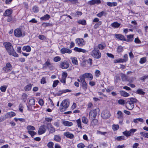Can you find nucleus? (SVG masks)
<instances>
[{
    "instance_id": "nucleus-7",
    "label": "nucleus",
    "mask_w": 148,
    "mask_h": 148,
    "mask_svg": "<svg viewBox=\"0 0 148 148\" xmlns=\"http://www.w3.org/2000/svg\"><path fill=\"white\" fill-rule=\"evenodd\" d=\"M14 34L15 36L17 37H20L22 36H24L25 35L24 33L22 34L21 30L19 29H15L14 31Z\"/></svg>"
},
{
    "instance_id": "nucleus-52",
    "label": "nucleus",
    "mask_w": 148,
    "mask_h": 148,
    "mask_svg": "<svg viewBox=\"0 0 148 148\" xmlns=\"http://www.w3.org/2000/svg\"><path fill=\"white\" fill-rule=\"evenodd\" d=\"M86 22V21L84 19L80 20L78 21V23L83 25H85Z\"/></svg>"
},
{
    "instance_id": "nucleus-61",
    "label": "nucleus",
    "mask_w": 148,
    "mask_h": 148,
    "mask_svg": "<svg viewBox=\"0 0 148 148\" xmlns=\"http://www.w3.org/2000/svg\"><path fill=\"white\" fill-rule=\"evenodd\" d=\"M77 147L78 148H84L85 145L83 143H80L77 145Z\"/></svg>"
},
{
    "instance_id": "nucleus-8",
    "label": "nucleus",
    "mask_w": 148,
    "mask_h": 148,
    "mask_svg": "<svg viewBox=\"0 0 148 148\" xmlns=\"http://www.w3.org/2000/svg\"><path fill=\"white\" fill-rule=\"evenodd\" d=\"M76 44H77L79 46L82 47L85 45V42L82 38H77L75 40Z\"/></svg>"
},
{
    "instance_id": "nucleus-33",
    "label": "nucleus",
    "mask_w": 148,
    "mask_h": 148,
    "mask_svg": "<svg viewBox=\"0 0 148 148\" xmlns=\"http://www.w3.org/2000/svg\"><path fill=\"white\" fill-rule=\"evenodd\" d=\"M48 128L50 133H53L55 131V129L52 125H50L49 127H48Z\"/></svg>"
},
{
    "instance_id": "nucleus-48",
    "label": "nucleus",
    "mask_w": 148,
    "mask_h": 148,
    "mask_svg": "<svg viewBox=\"0 0 148 148\" xmlns=\"http://www.w3.org/2000/svg\"><path fill=\"white\" fill-rule=\"evenodd\" d=\"M123 47L121 46H118L117 49V52L119 53L122 52L123 51Z\"/></svg>"
},
{
    "instance_id": "nucleus-35",
    "label": "nucleus",
    "mask_w": 148,
    "mask_h": 148,
    "mask_svg": "<svg viewBox=\"0 0 148 148\" xmlns=\"http://www.w3.org/2000/svg\"><path fill=\"white\" fill-rule=\"evenodd\" d=\"M120 93L121 96L124 97H127L129 96L130 95V94L124 91L121 92Z\"/></svg>"
},
{
    "instance_id": "nucleus-43",
    "label": "nucleus",
    "mask_w": 148,
    "mask_h": 148,
    "mask_svg": "<svg viewBox=\"0 0 148 148\" xmlns=\"http://www.w3.org/2000/svg\"><path fill=\"white\" fill-rule=\"evenodd\" d=\"M32 10L35 13L38 12L39 11L38 8L36 6H34Z\"/></svg>"
},
{
    "instance_id": "nucleus-49",
    "label": "nucleus",
    "mask_w": 148,
    "mask_h": 148,
    "mask_svg": "<svg viewBox=\"0 0 148 148\" xmlns=\"http://www.w3.org/2000/svg\"><path fill=\"white\" fill-rule=\"evenodd\" d=\"M76 122L79 127L81 129L82 128V127L81 124V121L80 119H78L76 121Z\"/></svg>"
},
{
    "instance_id": "nucleus-51",
    "label": "nucleus",
    "mask_w": 148,
    "mask_h": 148,
    "mask_svg": "<svg viewBox=\"0 0 148 148\" xmlns=\"http://www.w3.org/2000/svg\"><path fill=\"white\" fill-rule=\"evenodd\" d=\"M7 88V86H3L1 87L0 89L2 92H5L6 91Z\"/></svg>"
},
{
    "instance_id": "nucleus-16",
    "label": "nucleus",
    "mask_w": 148,
    "mask_h": 148,
    "mask_svg": "<svg viewBox=\"0 0 148 148\" xmlns=\"http://www.w3.org/2000/svg\"><path fill=\"white\" fill-rule=\"evenodd\" d=\"M101 2L100 0H92L89 1L88 3L90 5H92L95 4H99Z\"/></svg>"
},
{
    "instance_id": "nucleus-50",
    "label": "nucleus",
    "mask_w": 148,
    "mask_h": 148,
    "mask_svg": "<svg viewBox=\"0 0 148 148\" xmlns=\"http://www.w3.org/2000/svg\"><path fill=\"white\" fill-rule=\"evenodd\" d=\"M118 103L120 104L124 105L125 103V101L123 99H119L118 101Z\"/></svg>"
},
{
    "instance_id": "nucleus-1",
    "label": "nucleus",
    "mask_w": 148,
    "mask_h": 148,
    "mask_svg": "<svg viewBox=\"0 0 148 148\" xmlns=\"http://www.w3.org/2000/svg\"><path fill=\"white\" fill-rule=\"evenodd\" d=\"M6 50L9 55H12L15 57H17L18 55L15 52L11 43L8 42H6L3 43Z\"/></svg>"
},
{
    "instance_id": "nucleus-29",
    "label": "nucleus",
    "mask_w": 148,
    "mask_h": 148,
    "mask_svg": "<svg viewBox=\"0 0 148 148\" xmlns=\"http://www.w3.org/2000/svg\"><path fill=\"white\" fill-rule=\"evenodd\" d=\"M23 50H25L26 52H30L31 51V48L29 46H24L23 47Z\"/></svg>"
},
{
    "instance_id": "nucleus-24",
    "label": "nucleus",
    "mask_w": 148,
    "mask_h": 148,
    "mask_svg": "<svg viewBox=\"0 0 148 148\" xmlns=\"http://www.w3.org/2000/svg\"><path fill=\"white\" fill-rule=\"evenodd\" d=\"M84 75L85 78H89L90 80H92L93 79L92 75L90 73H86Z\"/></svg>"
},
{
    "instance_id": "nucleus-56",
    "label": "nucleus",
    "mask_w": 148,
    "mask_h": 148,
    "mask_svg": "<svg viewBox=\"0 0 148 148\" xmlns=\"http://www.w3.org/2000/svg\"><path fill=\"white\" fill-rule=\"evenodd\" d=\"M122 58H119L116 60H114V62L115 63H123V61L122 60H121Z\"/></svg>"
},
{
    "instance_id": "nucleus-6",
    "label": "nucleus",
    "mask_w": 148,
    "mask_h": 148,
    "mask_svg": "<svg viewBox=\"0 0 148 148\" xmlns=\"http://www.w3.org/2000/svg\"><path fill=\"white\" fill-rule=\"evenodd\" d=\"M136 129H131L129 131L126 130L123 132V134L127 137L131 136V135H133L134 133L136 131Z\"/></svg>"
},
{
    "instance_id": "nucleus-26",
    "label": "nucleus",
    "mask_w": 148,
    "mask_h": 148,
    "mask_svg": "<svg viewBox=\"0 0 148 148\" xmlns=\"http://www.w3.org/2000/svg\"><path fill=\"white\" fill-rule=\"evenodd\" d=\"M12 10L7 9L5 12L4 15L5 16H9L12 13Z\"/></svg>"
},
{
    "instance_id": "nucleus-59",
    "label": "nucleus",
    "mask_w": 148,
    "mask_h": 148,
    "mask_svg": "<svg viewBox=\"0 0 148 148\" xmlns=\"http://www.w3.org/2000/svg\"><path fill=\"white\" fill-rule=\"evenodd\" d=\"M106 46L104 45L99 44L98 45V47L101 49H103Z\"/></svg>"
},
{
    "instance_id": "nucleus-11",
    "label": "nucleus",
    "mask_w": 148,
    "mask_h": 148,
    "mask_svg": "<svg viewBox=\"0 0 148 148\" xmlns=\"http://www.w3.org/2000/svg\"><path fill=\"white\" fill-rule=\"evenodd\" d=\"M12 69V67L11 64L9 63H8L6 64V66L3 68V70L6 72H8L9 71H10Z\"/></svg>"
},
{
    "instance_id": "nucleus-4",
    "label": "nucleus",
    "mask_w": 148,
    "mask_h": 148,
    "mask_svg": "<svg viewBox=\"0 0 148 148\" xmlns=\"http://www.w3.org/2000/svg\"><path fill=\"white\" fill-rule=\"evenodd\" d=\"M91 55L94 58L99 59L101 57V54L97 47H94V49L91 53Z\"/></svg>"
},
{
    "instance_id": "nucleus-53",
    "label": "nucleus",
    "mask_w": 148,
    "mask_h": 148,
    "mask_svg": "<svg viewBox=\"0 0 148 148\" xmlns=\"http://www.w3.org/2000/svg\"><path fill=\"white\" fill-rule=\"evenodd\" d=\"M116 139L118 141L122 140L125 139V137L124 136H121L117 137Z\"/></svg>"
},
{
    "instance_id": "nucleus-40",
    "label": "nucleus",
    "mask_w": 148,
    "mask_h": 148,
    "mask_svg": "<svg viewBox=\"0 0 148 148\" xmlns=\"http://www.w3.org/2000/svg\"><path fill=\"white\" fill-rule=\"evenodd\" d=\"M147 61L146 58L145 57H143L140 59L139 62L140 64H143L145 63Z\"/></svg>"
},
{
    "instance_id": "nucleus-21",
    "label": "nucleus",
    "mask_w": 148,
    "mask_h": 148,
    "mask_svg": "<svg viewBox=\"0 0 148 148\" xmlns=\"http://www.w3.org/2000/svg\"><path fill=\"white\" fill-rule=\"evenodd\" d=\"M121 79H122V81H125L126 80H127L130 82H132L133 81L132 80H130V79H127V77L126 75L123 73H121Z\"/></svg>"
},
{
    "instance_id": "nucleus-14",
    "label": "nucleus",
    "mask_w": 148,
    "mask_h": 148,
    "mask_svg": "<svg viewBox=\"0 0 148 148\" xmlns=\"http://www.w3.org/2000/svg\"><path fill=\"white\" fill-rule=\"evenodd\" d=\"M63 135L66 138L71 139L73 138L74 137V135L69 132H66L64 133Z\"/></svg>"
},
{
    "instance_id": "nucleus-22",
    "label": "nucleus",
    "mask_w": 148,
    "mask_h": 148,
    "mask_svg": "<svg viewBox=\"0 0 148 148\" xmlns=\"http://www.w3.org/2000/svg\"><path fill=\"white\" fill-rule=\"evenodd\" d=\"M70 59L71 60V62L73 64L76 65H78V62L76 58L71 57Z\"/></svg>"
},
{
    "instance_id": "nucleus-41",
    "label": "nucleus",
    "mask_w": 148,
    "mask_h": 148,
    "mask_svg": "<svg viewBox=\"0 0 148 148\" xmlns=\"http://www.w3.org/2000/svg\"><path fill=\"white\" fill-rule=\"evenodd\" d=\"M106 14V12L104 11H103L101 12L98 14L97 16L99 17L100 18L102 16Z\"/></svg>"
},
{
    "instance_id": "nucleus-28",
    "label": "nucleus",
    "mask_w": 148,
    "mask_h": 148,
    "mask_svg": "<svg viewBox=\"0 0 148 148\" xmlns=\"http://www.w3.org/2000/svg\"><path fill=\"white\" fill-rule=\"evenodd\" d=\"M117 118L119 119H122L123 118V113L121 111H118L117 112Z\"/></svg>"
},
{
    "instance_id": "nucleus-10",
    "label": "nucleus",
    "mask_w": 148,
    "mask_h": 148,
    "mask_svg": "<svg viewBox=\"0 0 148 148\" xmlns=\"http://www.w3.org/2000/svg\"><path fill=\"white\" fill-rule=\"evenodd\" d=\"M101 116L104 119L109 118L110 116V114L107 110H104L102 113Z\"/></svg>"
},
{
    "instance_id": "nucleus-55",
    "label": "nucleus",
    "mask_w": 148,
    "mask_h": 148,
    "mask_svg": "<svg viewBox=\"0 0 148 148\" xmlns=\"http://www.w3.org/2000/svg\"><path fill=\"white\" fill-rule=\"evenodd\" d=\"M59 83V81L58 80H55L53 82V88L56 87Z\"/></svg>"
},
{
    "instance_id": "nucleus-9",
    "label": "nucleus",
    "mask_w": 148,
    "mask_h": 148,
    "mask_svg": "<svg viewBox=\"0 0 148 148\" xmlns=\"http://www.w3.org/2000/svg\"><path fill=\"white\" fill-rule=\"evenodd\" d=\"M69 63L66 60L64 61L63 62H61L60 64V67L63 69H66L69 66Z\"/></svg>"
},
{
    "instance_id": "nucleus-47",
    "label": "nucleus",
    "mask_w": 148,
    "mask_h": 148,
    "mask_svg": "<svg viewBox=\"0 0 148 148\" xmlns=\"http://www.w3.org/2000/svg\"><path fill=\"white\" fill-rule=\"evenodd\" d=\"M119 127V125H118L114 124L112 126V129L114 131H116L118 130Z\"/></svg>"
},
{
    "instance_id": "nucleus-38",
    "label": "nucleus",
    "mask_w": 148,
    "mask_h": 148,
    "mask_svg": "<svg viewBox=\"0 0 148 148\" xmlns=\"http://www.w3.org/2000/svg\"><path fill=\"white\" fill-rule=\"evenodd\" d=\"M29 104L30 106H33L35 105V100L34 99H32L29 100Z\"/></svg>"
},
{
    "instance_id": "nucleus-60",
    "label": "nucleus",
    "mask_w": 148,
    "mask_h": 148,
    "mask_svg": "<svg viewBox=\"0 0 148 148\" xmlns=\"http://www.w3.org/2000/svg\"><path fill=\"white\" fill-rule=\"evenodd\" d=\"M28 133L32 137L36 134V133L35 132L30 130H28Z\"/></svg>"
},
{
    "instance_id": "nucleus-57",
    "label": "nucleus",
    "mask_w": 148,
    "mask_h": 148,
    "mask_svg": "<svg viewBox=\"0 0 148 148\" xmlns=\"http://www.w3.org/2000/svg\"><path fill=\"white\" fill-rule=\"evenodd\" d=\"M101 75L100 71L98 70H96L95 73V75L96 77H99Z\"/></svg>"
},
{
    "instance_id": "nucleus-17",
    "label": "nucleus",
    "mask_w": 148,
    "mask_h": 148,
    "mask_svg": "<svg viewBox=\"0 0 148 148\" xmlns=\"http://www.w3.org/2000/svg\"><path fill=\"white\" fill-rule=\"evenodd\" d=\"M115 37L117 39L121 40H124L125 41V38L124 36L121 34H114Z\"/></svg>"
},
{
    "instance_id": "nucleus-63",
    "label": "nucleus",
    "mask_w": 148,
    "mask_h": 148,
    "mask_svg": "<svg viewBox=\"0 0 148 148\" xmlns=\"http://www.w3.org/2000/svg\"><path fill=\"white\" fill-rule=\"evenodd\" d=\"M146 79H148V75L143 76L140 78V79L142 80L143 82H145V80Z\"/></svg>"
},
{
    "instance_id": "nucleus-44",
    "label": "nucleus",
    "mask_w": 148,
    "mask_h": 148,
    "mask_svg": "<svg viewBox=\"0 0 148 148\" xmlns=\"http://www.w3.org/2000/svg\"><path fill=\"white\" fill-rule=\"evenodd\" d=\"M71 90L69 89H66L62 90V91H60V92H61V93H59L58 95H61L62 93H65L67 92H71Z\"/></svg>"
},
{
    "instance_id": "nucleus-27",
    "label": "nucleus",
    "mask_w": 148,
    "mask_h": 148,
    "mask_svg": "<svg viewBox=\"0 0 148 148\" xmlns=\"http://www.w3.org/2000/svg\"><path fill=\"white\" fill-rule=\"evenodd\" d=\"M121 25L120 23H119L117 22H115L111 24V26L115 28L119 27Z\"/></svg>"
},
{
    "instance_id": "nucleus-19",
    "label": "nucleus",
    "mask_w": 148,
    "mask_h": 148,
    "mask_svg": "<svg viewBox=\"0 0 148 148\" xmlns=\"http://www.w3.org/2000/svg\"><path fill=\"white\" fill-rule=\"evenodd\" d=\"M134 36V35H127V39H125V41L129 42H132L133 40V37Z\"/></svg>"
},
{
    "instance_id": "nucleus-62",
    "label": "nucleus",
    "mask_w": 148,
    "mask_h": 148,
    "mask_svg": "<svg viewBox=\"0 0 148 148\" xmlns=\"http://www.w3.org/2000/svg\"><path fill=\"white\" fill-rule=\"evenodd\" d=\"M61 60L59 56L55 57L53 59L54 61L55 62H58L60 61Z\"/></svg>"
},
{
    "instance_id": "nucleus-36",
    "label": "nucleus",
    "mask_w": 148,
    "mask_h": 148,
    "mask_svg": "<svg viewBox=\"0 0 148 148\" xmlns=\"http://www.w3.org/2000/svg\"><path fill=\"white\" fill-rule=\"evenodd\" d=\"M136 93L139 95H144L145 94V92L143 91L142 89H138L136 91Z\"/></svg>"
},
{
    "instance_id": "nucleus-12",
    "label": "nucleus",
    "mask_w": 148,
    "mask_h": 148,
    "mask_svg": "<svg viewBox=\"0 0 148 148\" xmlns=\"http://www.w3.org/2000/svg\"><path fill=\"white\" fill-rule=\"evenodd\" d=\"M97 114V112L96 111V109H95L94 110H91L90 112L89 116L92 119L93 118H95Z\"/></svg>"
},
{
    "instance_id": "nucleus-23",
    "label": "nucleus",
    "mask_w": 148,
    "mask_h": 148,
    "mask_svg": "<svg viewBox=\"0 0 148 148\" xmlns=\"http://www.w3.org/2000/svg\"><path fill=\"white\" fill-rule=\"evenodd\" d=\"M74 50L75 51L79 52H82L84 53H86L87 51L85 49L79 48L77 47H75L74 48Z\"/></svg>"
},
{
    "instance_id": "nucleus-34",
    "label": "nucleus",
    "mask_w": 148,
    "mask_h": 148,
    "mask_svg": "<svg viewBox=\"0 0 148 148\" xmlns=\"http://www.w3.org/2000/svg\"><path fill=\"white\" fill-rule=\"evenodd\" d=\"M82 87L83 89L86 91L87 88V85L86 82H82Z\"/></svg>"
},
{
    "instance_id": "nucleus-25",
    "label": "nucleus",
    "mask_w": 148,
    "mask_h": 148,
    "mask_svg": "<svg viewBox=\"0 0 148 148\" xmlns=\"http://www.w3.org/2000/svg\"><path fill=\"white\" fill-rule=\"evenodd\" d=\"M32 85L33 84H29L26 85L24 88V89L25 91H29L31 90Z\"/></svg>"
},
{
    "instance_id": "nucleus-64",
    "label": "nucleus",
    "mask_w": 148,
    "mask_h": 148,
    "mask_svg": "<svg viewBox=\"0 0 148 148\" xmlns=\"http://www.w3.org/2000/svg\"><path fill=\"white\" fill-rule=\"evenodd\" d=\"M134 42L138 44H140L141 43V41L138 38H137L135 39Z\"/></svg>"
},
{
    "instance_id": "nucleus-31",
    "label": "nucleus",
    "mask_w": 148,
    "mask_h": 148,
    "mask_svg": "<svg viewBox=\"0 0 148 148\" xmlns=\"http://www.w3.org/2000/svg\"><path fill=\"white\" fill-rule=\"evenodd\" d=\"M53 139L57 142H60L61 140V138L59 135H55Z\"/></svg>"
},
{
    "instance_id": "nucleus-30",
    "label": "nucleus",
    "mask_w": 148,
    "mask_h": 148,
    "mask_svg": "<svg viewBox=\"0 0 148 148\" xmlns=\"http://www.w3.org/2000/svg\"><path fill=\"white\" fill-rule=\"evenodd\" d=\"M138 121L143 123L144 121L142 118H140L135 119L133 120V122L135 123H138Z\"/></svg>"
},
{
    "instance_id": "nucleus-2",
    "label": "nucleus",
    "mask_w": 148,
    "mask_h": 148,
    "mask_svg": "<svg viewBox=\"0 0 148 148\" xmlns=\"http://www.w3.org/2000/svg\"><path fill=\"white\" fill-rule=\"evenodd\" d=\"M138 101V100L135 98H130L125 103L126 108L130 110H132L134 107V103H136Z\"/></svg>"
},
{
    "instance_id": "nucleus-18",
    "label": "nucleus",
    "mask_w": 148,
    "mask_h": 148,
    "mask_svg": "<svg viewBox=\"0 0 148 148\" xmlns=\"http://www.w3.org/2000/svg\"><path fill=\"white\" fill-rule=\"evenodd\" d=\"M62 123L64 126L70 127L73 125V123L72 122L63 120L62 121Z\"/></svg>"
},
{
    "instance_id": "nucleus-32",
    "label": "nucleus",
    "mask_w": 148,
    "mask_h": 148,
    "mask_svg": "<svg viewBox=\"0 0 148 148\" xmlns=\"http://www.w3.org/2000/svg\"><path fill=\"white\" fill-rule=\"evenodd\" d=\"M107 4L108 6L110 7L115 6L117 5V3L116 2L111 3L110 2H108Z\"/></svg>"
},
{
    "instance_id": "nucleus-15",
    "label": "nucleus",
    "mask_w": 148,
    "mask_h": 148,
    "mask_svg": "<svg viewBox=\"0 0 148 148\" xmlns=\"http://www.w3.org/2000/svg\"><path fill=\"white\" fill-rule=\"evenodd\" d=\"M62 54H64L66 53H71L72 52L71 50L67 49L66 48H63L60 50Z\"/></svg>"
},
{
    "instance_id": "nucleus-3",
    "label": "nucleus",
    "mask_w": 148,
    "mask_h": 148,
    "mask_svg": "<svg viewBox=\"0 0 148 148\" xmlns=\"http://www.w3.org/2000/svg\"><path fill=\"white\" fill-rule=\"evenodd\" d=\"M69 105V100L65 99L63 100L60 106V109L61 112L65 111Z\"/></svg>"
},
{
    "instance_id": "nucleus-54",
    "label": "nucleus",
    "mask_w": 148,
    "mask_h": 148,
    "mask_svg": "<svg viewBox=\"0 0 148 148\" xmlns=\"http://www.w3.org/2000/svg\"><path fill=\"white\" fill-rule=\"evenodd\" d=\"M27 129L29 130H35V127L32 126L28 125L27 127Z\"/></svg>"
},
{
    "instance_id": "nucleus-46",
    "label": "nucleus",
    "mask_w": 148,
    "mask_h": 148,
    "mask_svg": "<svg viewBox=\"0 0 148 148\" xmlns=\"http://www.w3.org/2000/svg\"><path fill=\"white\" fill-rule=\"evenodd\" d=\"M140 134L144 137L148 138V132L145 133L143 132H141Z\"/></svg>"
},
{
    "instance_id": "nucleus-58",
    "label": "nucleus",
    "mask_w": 148,
    "mask_h": 148,
    "mask_svg": "<svg viewBox=\"0 0 148 148\" xmlns=\"http://www.w3.org/2000/svg\"><path fill=\"white\" fill-rule=\"evenodd\" d=\"M98 123V120L96 119H93L92 121L91 124L92 125H95Z\"/></svg>"
},
{
    "instance_id": "nucleus-42",
    "label": "nucleus",
    "mask_w": 148,
    "mask_h": 148,
    "mask_svg": "<svg viewBox=\"0 0 148 148\" xmlns=\"http://www.w3.org/2000/svg\"><path fill=\"white\" fill-rule=\"evenodd\" d=\"M121 60H122L123 62H125L128 60V56L127 54H125L123 56V58Z\"/></svg>"
},
{
    "instance_id": "nucleus-13",
    "label": "nucleus",
    "mask_w": 148,
    "mask_h": 148,
    "mask_svg": "<svg viewBox=\"0 0 148 148\" xmlns=\"http://www.w3.org/2000/svg\"><path fill=\"white\" fill-rule=\"evenodd\" d=\"M46 131L45 126V125L40 126L38 132V134H42L45 133Z\"/></svg>"
},
{
    "instance_id": "nucleus-39",
    "label": "nucleus",
    "mask_w": 148,
    "mask_h": 148,
    "mask_svg": "<svg viewBox=\"0 0 148 148\" xmlns=\"http://www.w3.org/2000/svg\"><path fill=\"white\" fill-rule=\"evenodd\" d=\"M82 122L85 124H87L88 122V120L87 118L85 116H83L82 118Z\"/></svg>"
},
{
    "instance_id": "nucleus-45",
    "label": "nucleus",
    "mask_w": 148,
    "mask_h": 148,
    "mask_svg": "<svg viewBox=\"0 0 148 148\" xmlns=\"http://www.w3.org/2000/svg\"><path fill=\"white\" fill-rule=\"evenodd\" d=\"M53 145L54 143L52 142H49L47 144V146L49 148H54Z\"/></svg>"
},
{
    "instance_id": "nucleus-5",
    "label": "nucleus",
    "mask_w": 148,
    "mask_h": 148,
    "mask_svg": "<svg viewBox=\"0 0 148 148\" xmlns=\"http://www.w3.org/2000/svg\"><path fill=\"white\" fill-rule=\"evenodd\" d=\"M47 68L51 70H53L54 69L53 65L50 63L49 59H48L47 61L43 64V66L44 69H46Z\"/></svg>"
},
{
    "instance_id": "nucleus-20",
    "label": "nucleus",
    "mask_w": 148,
    "mask_h": 148,
    "mask_svg": "<svg viewBox=\"0 0 148 148\" xmlns=\"http://www.w3.org/2000/svg\"><path fill=\"white\" fill-rule=\"evenodd\" d=\"M16 115L15 113L13 112H8L5 115V116L6 118L12 117Z\"/></svg>"
},
{
    "instance_id": "nucleus-37",
    "label": "nucleus",
    "mask_w": 148,
    "mask_h": 148,
    "mask_svg": "<svg viewBox=\"0 0 148 148\" xmlns=\"http://www.w3.org/2000/svg\"><path fill=\"white\" fill-rule=\"evenodd\" d=\"M79 78L81 83L85 82V77L84 74L81 75L79 77Z\"/></svg>"
}]
</instances>
